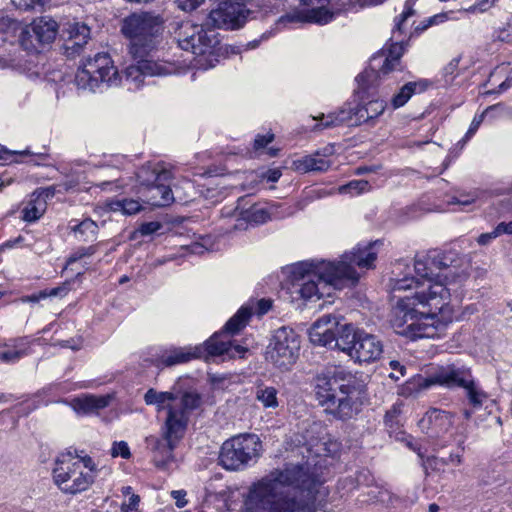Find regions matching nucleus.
<instances>
[{"mask_svg": "<svg viewBox=\"0 0 512 512\" xmlns=\"http://www.w3.org/2000/svg\"><path fill=\"white\" fill-rule=\"evenodd\" d=\"M252 315V309L242 306L237 313L230 318L224 326V332L213 334L203 346H197L194 349L175 348L165 352L159 358V365L166 367L186 363L194 358H200L206 354V357H222L223 360L243 358L247 348L233 344L231 340H225L226 333L235 334L246 326Z\"/></svg>", "mask_w": 512, "mask_h": 512, "instance_id": "obj_6", "label": "nucleus"}, {"mask_svg": "<svg viewBox=\"0 0 512 512\" xmlns=\"http://www.w3.org/2000/svg\"><path fill=\"white\" fill-rule=\"evenodd\" d=\"M299 336L293 329L281 327L275 330L266 351V359L275 366L288 369L298 357Z\"/></svg>", "mask_w": 512, "mask_h": 512, "instance_id": "obj_16", "label": "nucleus"}, {"mask_svg": "<svg viewBox=\"0 0 512 512\" xmlns=\"http://www.w3.org/2000/svg\"><path fill=\"white\" fill-rule=\"evenodd\" d=\"M163 24L164 19L155 12H134L122 20L121 32L130 40L129 52L133 58L150 55Z\"/></svg>", "mask_w": 512, "mask_h": 512, "instance_id": "obj_8", "label": "nucleus"}, {"mask_svg": "<svg viewBox=\"0 0 512 512\" xmlns=\"http://www.w3.org/2000/svg\"><path fill=\"white\" fill-rule=\"evenodd\" d=\"M72 230L79 241H93L98 233V225L95 221L87 218L75 225Z\"/></svg>", "mask_w": 512, "mask_h": 512, "instance_id": "obj_29", "label": "nucleus"}, {"mask_svg": "<svg viewBox=\"0 0 512 512\" xmlns=\"http://www.w3.org/2000/svg\"><path fill=\"white\" fill-rule=\"evenodd\" d=\"M331 148H325V154L316 152L311 155L304 156L297 162V169L303 172L317 171L323 172L328 170L331 162L327 159V155L331 154Z\"/></svg>", "mask_w": 512, "mask_h": 512, "instance_id": "obj_25", "label": "nucleus"}, {"mask_svg": "<svg viewBox=\"0 0 512 512\" xmlns=\"http://www.w3.org/2000/svg\"><path fill=\"white\" fill-rule=\"evenodd\" d=\"M462 262L459 254L454 250L442 251V270H450L452 268H458Z\"/></svg>", "mask_w": 512, "mask_h": 512, "instance_id": "obj_37", "label": "nucleus"}, {"mask_svg": "<svg viewBox=\"0 0 512 512\" xmlns=\"http://www.w3.org/2000/svg\"><path fill=\"white\" fill-rule=\"evenodd\" d=\"M497 1L498 0H480L477 3L476 8L483 12L486 11L491 6H493Z\"/></svg>", "mask_w": 512, "mask_h": 512, "instance_id": "obj_60", "label": "nucleus"}, {"mask_svg": "<svg viewBox=\"0 0 512 512\" xmlns=\"http://www.w3.org/2000/svg\"><path fill=\"white\" fill-rule=\"evenodd\" d=\"M327 489L308 464H289L254 484L244 502L245 512H315L323 507Z\"/></svg>", "mask_w": 512, "mask_h": 512, "instance_id": "obj_1", "label": "nucleus"}, {"mask_svg": "<svg viewBox=\"0 0 512 512\" xmlns=\"http://www.w3.org/2000/svg\"><path fill=\"white\" fill-rule=\"evenodd\" d=\"M63 54L68 58L79 56L90 39V28L84 23H69L62 30Z\"/></svg>", "mask_w": 512, "mask_h": 512, "instance_id": "obj_22", "label": "nucleus"}, {"mask_svg": "<svg viewBox=\"0 0 512 512\" xmlns=\"http://www.w3.org/2000/svg\"><path fill=\"white\" fill-rule=\"evenodd\" d=\"M171 496L175 499V504L178 508H183L187 504L185 499L186 492L183 490H174L171 492Z\"/></svg>", "mask_w": 512, "mask_h": 512, "instance_id": "obj_53", "label": "nucleus"}, {"mask_svg": "<svg viewBox=\"0 0 512 512\" xmlns=\"http://www.w3.org/2000/svg\"><path fill=\"white\" fill-rule=\"evenodd\" d=\"M432 385L464 388L469 403L475 408L481 407L487 398V394L476 386L470 370L458 368L455 365L438 367L430 376L424 379L418 377V390L429 388Z\"/></svg>", "mask_w": 512, "mask_h": 512, "instance_id": "obj_9", "label": "nucleus"}, {"mask_svg": "<svg viewBox=\"0 0 512 512\" xmlns=\"http://www.w3.org/2000/svg\"><path fill=\"white\" fill-rule=\"evenodd\" d=\"M244 201V198L239 199L238 205L235 207L232 216L240 217L247 222L254 224H263L270 219L268 211L263 207L253 205L249 209L242 208L241 203ZM226 215H231V213L226 212Z\"/></svg>", "mask_w": 512, "mask_h": 512, "instance_id": "obj_27", "label": "nucleus"}, {"mask_svg": "<svg viewBox=\"0 0 512 512\" xmlns=\"http://www.w3.org/2000/svg\"><path fill=\"white\" fill-rule=\"evenodd\" d=\"M25 355V352L22 350H7L0 352V360L7 363H13L18 361L21 357Z\"/></svg>", "mask_w": 512, "mask_h": 512, "instance_id": "obj_47", "label": "nucleus"}, {"mask_svg": "<svg viewBox=\"0 0 512 512\" xmlns=\"http://www.w3.org/2000/svg\"><path fill=\"white\" fill-rule=\"evenodd\" d=\"M144 400L147 405H157L158 410L166 409V402H172L176 400V395L171 392H158L154 389H149L145 395Z\"/></svg>", "mask_w": 512, "mask_h": 512, "instance_id": "obj_32", "label": "nucleus"}, {"mask_svg": "<svg viewBox=\"0 0 512 512\" xmlns=\"http://www.w3.org/2000/svg\"><path fill=\"white\" fill-rule=\"evenodd\" d=\"M73 458V461H80L82 469H88L89 473L94 475V473L97 471L96 464L94 463L93 459L90 456H80L75 450V456H73Z\"/></svg>", "mask_w": 512, "mask_h": 512, "instance_id": "obj_46", "label": "nucleus"}, {"mask_svg": "<svg viewBox=\"0 0 512 512\" xmlns=\"http://www.w3.org/2000/svg\"><path fill=\"white\" fill-rule=\"evenodd\" d=\"M459 62V58H454L447 64V66L444 68L445 77H447L448 75H453L455 73V71L458 69Z\"/></svg>", "mask_w": 512, "mask_h": 512, "instance_id": "obj_56", "label": "nucleus"}, {"mask_svg": "<svg viewBox=\"0 0 512 512\" xmlns=\"http://www.w3.org/2000/svg\"><path fill=\"white\" fill-rule=\"evenodd\" d=\"M434 83L428 79H420L418 80V93L428 90L432 88Z\"/></svg>", "mask_w": 512, "mask_h": 512, "instance_id": "obj_61", "label": "nucleus"}, {"mask_svg": "<svg viewBox=\"0 0 512 512\" xmlns=\"http://www.w3.org/2000/svg\"><path fill=\"white\" fill-rule=\"evenodd\" d=\"M368 186H369V183L365 180H353V181H350L348 184L342 186L340 188V191L342 193H346V192L355 190L356 193H360V192H363L364 190H366Z\"/></svg>", "mask_w": 512, "mask_h": 512, "instance_id": "obj_45", "label": "nucleus"}, {"mask_svg": "<svg viewBox=\"0 0 512 512\" xmlns=\"http://www.w3.org/2000/svg\"><path fill=\"white\" fill-rule=\"evenodd\" d=\"M394 331L411 340L416 338V292L399 297L390 320Z\"/></svg>", "mask_w": 512, "mask_h": 512, "instance_id": "obj_21", "label": "nucleus"}, {"mask_svg": "<svg viewBox=\"0 0 512 512\" xmlns=\"http://www.w3.org/2000/svg\"><path fill=\"white\" fill-rule=\"evenodd\" d=\"M32 196H36L38 199H41L42 201H44L46 203L47 199L52 198L54 196V188L48 187V188L36 190L32 194Z\"/></svg>", "mask_w": 512, "mask_h": 512, "instance_id": "obj_54", "label": "nucleus"}, {"mask_svg": "<svg viewBox=\"0 0 512 512\" xmlns=\"http://www.w3.org/2000/svg\"><path fill=\"white\" fill-rule=\"evenodd\" d=\"M463 459H462V455L461 454H453L451 453L448 457L447 460L445 459H439V458H436V457H429L427 458L422 466H423V470L425 472L426 475H428L430 473V470L431 471H440L443 469L444 465L446 464H454V465H460L462 463Z\"/></svg>", "mask_w": 512, "mask_h": 512, "instance_id": "obj_30", "label": "nucleus"}, {"mask_svg": "<svg viewBox=\"0 0 512 512\" xmlns=\"http://www.w3.org/2000/svg\"><path fill=\"white\" fill-rule=\"evenodd\" d=\"M309 337L313 344L344 351L354 337L353 325L341 323L335 315H323L310 328Z\"/></svg>", "mask_w": 512, "mask_h": 512, "instance_id": "obj_14", "label": "nucleus"}, {"mask_svg": "<svg viewBox=\"0 0 512 512\" xmlns=\"http://www.w3.org/2000/svg\"><path fill=\"white\" fill-rule=\"evenodd\" d=\"M23 28L21 22L17 19L8 15L0 16V33L6 34L7 36H15L19 32L20 35Z\"/></svg>", "mask_w": 512, "mask_h": 512, "instance_id": "obj_34", "label": "nucleus"}, {"mask_svg": "<svg viewBox=\"0 0 512 512\" xmlns=\"http://www.w3.org/2000/svg\"><path fill=\"white\" fill-rule=\"evenodd\" d=\"M206 0H174L178 9L183 12L191 13L201 7Z\"/></svg>", "mask_w": 512, "mask_h": 512, "instance_id": "obj_42", "label": "nucleus"}, {"mask_svg": "<svg viewBox=\"0 0 512 512\" xmlns=\"http://www.w3.org/2000/svg\"><path fill=\"white\" fill-rule=\"evenodd\" d=\"M218 33L207 28L205 22L201 25L190 21L177 23L173 37L178 46L194 55L212 54L219 44Z\"/></svg>", "mask_w": 512, "mask_h": 512, "instance_id": "obj_13", "label": "nucleus"}, {"mask_svg": "<svg viewBox=\"0 0 512 512\" xmlns=\"http://www.w3.org/2000/svg\"><path fill=\"white\" fill-rule=\"evenodd\" d=\"M140 184V193L147 203L155 207L170 205L173 193L170 188L171 172L160 165H144L136 173Z\"/></svg>", "mask_w": 512, "mask_h": 512, "instance_id": "obj_11", "label": "nucleus"}, {"mask_svg": "<svg viewBox=\"0 0 512 512\" xmlns=\"http://www.w3.org/2000/svg\"><path fill=\"white\" fill-rule=\"evenodd\" d=\"M46 209V203L36 196H32V199L22 210V218L26 222H33L39 219Z\"/></svg>", "mask_w": 512, "mask_h": 512, "instance_id": "obj_31", "label": "nucleus"}, {"mask_svg": "<svg viewBox=\"0 0 512 512\" xmlns=\"http://www.w3.org/2000/svg\"><path fill=\"white\" fill-rule=\"evenodd\" d=\"M140 503V496L137 494H131L127 502L121 504V512H132L136 511Z\"/></svg>", "mask_w": 512, "mask_h": 512, "instance_id": "obj_48", "label": "nucleus"}, {"mask_svg": "<svg viewBox=\"0 0 512 512\" xmlns=\"http://www.w3.org/2000/svg\"><path fill=\"white\" fill-rule=\"evenodd\" d=\"M509 87H511V85L506 81L504 80L499 86H498V89L496 91H487L485 92V94H492V93H502L504 92L505 90H507Z\"/></svg>", "mask_w": 512, "mask_h": 512, "instance_id": "obj_63", "label": "nucleus"}, {"mask_svg": "<svg viewBox=\"0 0 512 512\" xmlns=\"http://www.w3.org/2000/svg\"><path fill=\"white\" fill-rule=\"evenodd\" d=\"M110 454L113 458L122 457L123 459H129L131 457L130 448L126 441H115L112 444Z\"/></svg>", "mask_w": 512, "mask_h": 512, "instance_id": "obj_39", "label": "nucleus"}, {"mask_svg": "<svg viewBox=\"0 0 512 512\" xmlns=\"http://www.w3.org/2000/svg\"><path fill=\"white\" fill-rule=\"evenodd\" d=\"M96 250V246L93 245L88 247H79L69 256L67 263L72 264L74 262L79 261L82 258L90 257L93 254H95Z\"/></svg>", "mask_w": 512, "mask_h": 512, "instance_id": "obj_40", "label": "nucleus"}, {"mask_svg": "<svg viewBox=\"0 0 512 512\" xmlns=\"http://www.w3.org/2000/svg\"><path fill=\"white\" fill-rule=\"evenodd\" d=\"M413 14L411 1L408 0L405 4V10L401 13L392 31L390 43L373 55L369 67L356 77L361 89L367 90L375 85L378 80L395 70L407 44L405 41L406 35L403 33L404 23Z\"/></svg>", "mask_w": 512, "mask_h": 512, "instance_id": "obj_7", "label": "nucleus"}, {"mask_svg": "<svg viewBox=\"0 0 512 512\" xmlns=\"http://www.w3.org/2000/svg\"><path fill=\"white\" fill-rule=\"evenodd\" d=\"M41 299H45V296H42V291H40L38 294L24 296L21 300L22 302L36 303L39 302Z\"/></svg>", "mask_w": 512, "mask_h": 512, "instance_id": "obj_62", "label": "nucleus"}, {"mask_svg": "<svg viewBox=\"0 0 512 512\" xmlns=\"http://www.w3.org/2000/svg\"><path fill=\"white\" fill-rule=\"evenodd\" d=\"M477 198L475 193L461 194L452 198L451 203L467 206L472 204Z\"/></svg>", "mask_w": 512, "mask_h": 512, "instance_id": "obj_50", "label": "nucleus"}, {"mask_svg": "<svg viewBox=\"0 0 512 512\" xmlns=\"http://www.w3.org/2000/svg\"><path fill=\"white\" fill-rule=\"evenodd\" d=\"M262 443L256 434H239L226 440L220 449L219 465L230 471L243 470L260 457Z\"/></svg>", "mask_w": 512, "mask_h": 512, "instance_id": "obj_10", "label": "nucleus"}, {"mask_svg": "<svg viewBox=\"0 0 512 512\" xmlns=\"http://www.w3.org/2000/svg\"><path fill=\"white\" fill-rule=\"evenodd\" d=\"M400 413V406L396 404L393 405L392 408L385 414L384 421L390 434L396 432V428L394 426L398 425V417Z\"/></svg>", "mask_w": 512, "mask_h": 512, "instance_id": "obj_38", "label": "nucleus"}, {"mask_svg": "<svg viewBox=\"0 0 512 512\" xmlns=\"http://www.w3.org/2000/svg\"><path fill=\"white\" fill-rule=\"evenodd\" d=\"M281 177V171L279 169H269L266 173V178L270 182H277Z\"/></svg>", "mask_w": 512, "mask_h": 512, "instance_id": "obj_59", "label": "nucleus"}, {"mask_svg": "<svg viewBox=\"0 0 512 512\" xmlns=\"http://www.w3.org/2000/svg\"><path fill=\"white\" fill-rule=\"evenodd\" d=\"M111 397L88 395L83 398H76L72 401V407L77 413L89 414L98 412L107 407L110 403Z\"/></svg>", "mask_w": 512, "mask_h": 512, "instance_id": "obj_26", "label": "nucleus"}, {"mask_svg": "<svg viewBox=\"0 0 512 512\" xmlns=\"http://www.w3.org/2000/svg\"><path fill=\"white\" fill-rule=\"evenodd\" d=\"M257 304L259 314H265L270 310L272 306V301L269 299H261L258 301Z\"/></svg>", "mask_w": 512, "mask_h": 512, "instance_id": "obj_58", "label": "nucleus"}, {"mask_svg": "<svg viewBox=\"0 0 512 512\" xmlns=\"http://www.w3.org/2000/svg\"><path fill=\"white\" fill-rule=\"evenodd\" d=\"M366 109L371 116V120L380 116L385 110V102L383 100H373L365 104Z\"/></svg>", "mask_w": 512, "mask_h": 512, "instance_id": "obj_43", "label": "nucleus"}, {"mask_svg": "<svg viewBox=\"0 0 512 512\" xmlns=\"http://www.w3.org/2000/svg\"><path fill=\"white\" fill-rule=\"evenodd\" d=\"M255 399L265 409H276L279 406L278 390L273 386L257 383L255 387Z\"/></svg>", "mask_w": 512, "mask_h": 512, "instance_id": "obj_28", "label": "nucleus"}, {"mask_svg": "<svg viewBox=\"0 0 512 512\" xmlns=\"http://www.w3.org/2000/svg\"><path fill=\"white\" fill-rule=\"evenodd\" d=\"M109 207L112 211H121L126 215H133L141 210L139 201L126 198L112 201Z\"/></svg>", "mask_w": 512, "mask_h": 512, "instance_id": "obj_33", "label": "nucleus"}, {"mask_svg": "<svg viewBox=\"0 0 512 512\" xmlns=\"http://www.w3.org/2000/svg\"><path fill=\"white\" fill-rule=\"evenodd\" d=\"M58 30L59 25L54 19L48 16L39 17L24 26L19 35V43L28 52H39L43 46L56 39Z\"/></svg>", "mask_w": 512, "mask_h": 512, "instance_id": "obj_17", "label": "nucleus"}, {"mask_svg": "<svg viewBox=\"0 0 512 512\" xmlns=\"http://www.w3.org/2000/svg\"><path fill=\"white\" fill-rule=\"evenodd\" d=\"M319 121L314 126V130L334 128L340 125L359 126L363 123L372 121L365 105L352 107L350 104L344 105L339 111L331 112L328 115L321 113L314 117Z\"/></svg>", "mask_w": 512, "mask_h": 512, "instance_id": "obj_19", "label": "nucleus"}, {"mask_svg": "<svg viewBox=\"0 0 512 512\" xmlns=\"http://www.w3.org/2000/svg\"><path fill=\"white\" fill-rule=\"evenodd\" d=\"M297 20H298V18L295 16L286 15V16L281 17L278 20V25H285L286 23H293Z\"/></svg>", "mask_w": 512, "mask_h": 512, "instance_id": "obj_64", "label": "nucleus"}, {"mask_svg": "<svg viewBox=\"0 0 512 512\" xmlns=\"http://www.w3.org/2000/svg\"><path fill=\"white\" fill-rule=\"evenodd\" d=\"M248 10L238 0H218V6L212 9L205 19L207 28L235 30L242 27L247 19Z\"/></svg>", "mask_w": 512, "mask_h": 512, "instance_id": "obj_18", "label": "nucleus"}, {"mask_svg": "<svg viewBox=\"0 0 512 512\" xmlns=\"http://www.w3.org/2000/svg\"><path fill=\"white\" fill-rule=\"evenodd\" d=\"M146 57L133 58L137 61L135 65H130L125 69V81L134 84L135 88H139L144 83L146 76L166 75L169 73L168 68L153 59Z\"/></svg>", "mask_w": 512, "mask_h": 512, "instance_id": "obj_23", "label": "nucleus"}, {"mask_svg": "<svg viewBox=\"0 0 512 512\" xmlns=\"http://www.w3.org/2000/svg\"><path fill=\"white\" fill-rule=\"evenodd\" d=\"M415 87H416V83L415 82H409V83L405 84L400 89L398 94H396L392 98L393 107L394 108H399V107L403 106L411 98V96L413 95Z\"/></svg>", "mask_w": 512, "mask_h": 512, "instance_id": "obj_35", "label": "nucleus"}, {"mask_svg": "<svg viewBox=\"0 0 512 512\" xmlns=\"http://www.w3.org/2000/svg\"><path fill=\"white\" fill-rule=\"evenodd\" d=\"M366 383L342 367H330L315 378V395L325 411L336 419L346 420L358 414Z\"/></svg>", "mask_w": 512, "mask_h": 512, "instance_id": "obj_3", "label": "nucleus"}, {"mask_svg": "<svg viewBox=\"0 0 512 512\" xmlns=\"http://www.w3.org/2000/svg\"><path fill=\"white\" fill-rule=\"evenodd\" d=\"M75 81L79 88L95 91L103 83L108 86L118 85L121 78L109 54L102 52L83 62Z\"/></svg>", "mask_w": 512, "mask_h": 512, "instance_id": "obj_12", "label": "nucleus"}, {"mask_svg": "<svg viewBox=\"0 0 512 512\" xmlns=\"http://www.w3.org/2000/svg\"><path fill=\"white\" fill-rule=\"evenodd\" d=\"M71 452L61 455L53 469L55 484L63 493L75 495L86 491L94 482L95 475L84 472L80 461H73Z\"/></svg>", "mask_w": 512, "mask_h": 512, "instance_id": "obj_15", "label": "nucleus"}, {"mask_svg": "<svg viewBox=\"0 0 512 512\" xmlns=\"http://www.w3.org/2000/svg\"><path fill=\"white\" fill-rule=\"evenodd\" d=\"M353 339L345 345L344 351L356 362H373L380 358L383 353L382 342L372 334L357 330L353 326Z\"/></svg>", "mask_w": 512, "mask_h": 512, "instance_id": "obj_20", "label": "nucleus"}, {"mask_svg": "<svg viewBox=\"0 0 512 512\" xmlns=\"http://www.w3.org/2000/svg\"><path fill=\"white\" fill-rule=\"evenodd\" d=\"M274 139L273 134L268 135H257L254 141V147L255 149L264 148L266 145H268L270 142H272Z\"/></svg>", "mask_w": 512, "mask_h": 512, "instance_id": "obj_52", "label": "nucleus"}, {"mask_svg": "<svg viewBox=\"0 0 512 512\" xmlns=\"http://www.w3.org/2000/svg\"><path fill=\"white\" fill-rule=\"evenodd\" d=\"M499 234H496V229H494L492 232L489 233H483L478 237V243L480 245H487L491 242L492 239H495L498 237Z\"/></svg>", "mask_w": 512, "mask_h": 512, "instance_id": "obj_55", "label": "nucleus"}, {"mask_svg": "<svg viewBox=\"0 0 512 512\" xmlns=\"http://www.w3.org/2000/svg\"><path fill=\"white\" fill-rule=\"evenodd\" d=\"M202 404V397L196 391H185L180 398L167 404V415L160 428V436L145 438L152 461L159 469L166 470L175 461L174 450L187 430L190 414Z\"/></svg>", "mask_w": 512, "mask_h": 512, "instance_id": "obj_5", "label": "nucleus"}, {"mask_svg": "<svg viewBox=\"0 0 512 512\" xmlns=\"http://www.w3.org/2000/svg\"><path fill=\"white\" fill-rule=\"evenodd\" d=\"M376 253L368 247H357L345 253L339 262H301L293 267V289L305 301H317L325 295L331 297V290H342L354 286L359 280L355 266L373 267Z\"/></svg>", "mask_w": 512, "mask_h": 512, "instance_id": "obj_2", "label": "nucleus"}, {"mask_svg": "<svg viewBox=\"0 0 512 512\" xmlns=\"http://www.w3.org/2000/svg\"><path fill=\"white\" fill-rule=\"evenodd\" d=\"M447 20H448V13H439V14L433 15V16L421 21V23L418 25V32L425 31L429 27L444 23Z\"/></svg>", "mask_w": 512, "mask_h": 512, "instance_id": "obj_41", "label": "nucleus"}, {"mask_svg": "<svg viewBox=\"0 0 512 512\" xmlns=\"http://www.w3.org/2000/svg\"><path fill=\"white\" fill-rule=\"evenodd\" d=\"M416 283L414 278H403L400 280H397L396 283L393 286V291H406L413 287V284Z\"/></svg>", "mask_w": 512, "mask_h": 512, "instance_id": "obj_51", "label": "nucleus"}, {"mask_svg": "<svg viewBox=\"0 0 512 512\" xmlns=\"http://www.w3.org/2000/svg\"><path fill=\"white\" fill-rule=\"evenodd\" d=\"M51 0H11L12 4L23 11H41Z\"/></svg>", "mask_w": 512, "mask_h": 512, "instance_id": "obj_36", "label": "nucleus"}, {"mask_svg": "<svg viewBox=\"0 0 512 512\" xmlns=\"http://www.w3.org/2000/svg\"><path fill=\"white\" fill-rule=\"evenodd\" d=\"M496 234H512V221L505 223L501 222L496 226Z\"/></svg>", "mask_w": 512, "mask_h": 512, "instance_id": "obj_57", "label": "nucleus"}, {"mask_svg": "<svg viewBox=\"0 0 512 512\" xmlns=\"http://www.w3.org/2000/svg\"><path fill=\"white\" fill-rule=\"evenodd\" d=\"M442 250L431 249L418 260V339L435 338L444 330L446 324L439 320L438 313L446 304L448 290L444 284L433 282L434 277L440 276Z\"/></svg>", "mask_w": 512, "mask_h": 512, "instance_id": "obj_4", "label": "nucleus"}, {"mask_svg": "<svg viewBox=\"0 0 512 512\" xmlns=\"http://www.w3.org/2000/svg\"><path fill=\"white\" fill-rule=\"evenodd\" d=\"M162 227L163 225L160 222L151 221L142 223L137 229V232L140 233L142 236H148L158 232Z\"/></svg>", "mask_w": 512, "mask_h": 512, "instance_id": "obj_44", "label": "nucleus"}, {"mask_svg": "<svg viewBox=\"0 0 512 512\" xmlns=\"http://www.w3.org/2000/svg\"><path fill=\"white\" fill-rule=\"evenodd\" d=\"M68 290V286L66 284H63L58 287L42 290V296H45V298L58 296L63 297L68 293Z\"/></svg>", "mask_w": 512, "mask_h": 512, "instance_id": "obj_49", "label": "nucleus"}, {"mask_svg": "<svg viewBox=\"0 0 512 512\" xmlns=\"http://www.w3.org/2000/svg\"><path fill=\"white\" fill-rule=\"evenodd\" d=\"M446 422L445 413L438 409H433L424 415L419 422V426L429 437L436 438L443 432Z\"/></svg>", "mask_w": 512, "mask_h": 512, "instance_id": "obj_24", "label": "nucleus"}]
</instances>
